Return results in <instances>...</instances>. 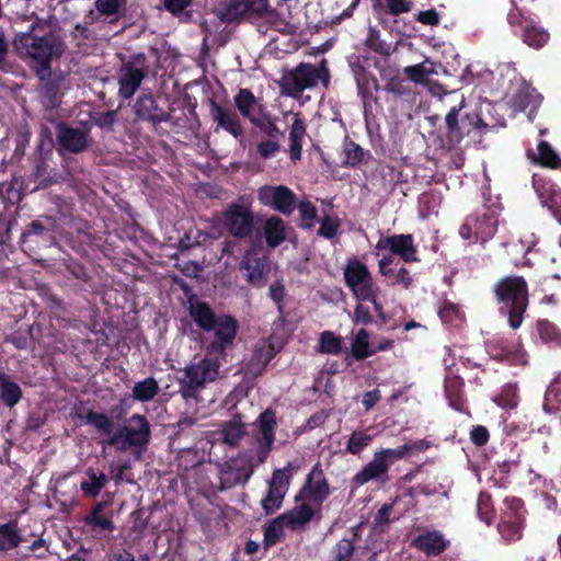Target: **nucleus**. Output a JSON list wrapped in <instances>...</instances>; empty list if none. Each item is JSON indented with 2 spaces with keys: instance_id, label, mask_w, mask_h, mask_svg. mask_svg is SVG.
I'll list each match as a JSON object with an SVG mask.
<instances>
[{
  "instance_id": "5",
  "label": "nucleus",
  "mask_w": 561,
  "mask_h": 561,
  "mask_svg": "<svg viewBox=\"0 0 561 561\" xmlns=\"http://www.w3.org/2000/svg\"><path fill=\"white\" fill-rule=\"evenodd\" d=\"M424 448V442L419 440L403 444L397 448H383L376 451L373 459L352 478V486L359 488L373 480L385 481L394 461L403 459L410 454L419 453Z\"/></svg>"
},
{
  "instance_id": "10",
  "label": "nucleus",
  "mask_w": 561,
  "mask_h": 561,
  "mask_svg": "<svg viewBox=\"0 0 561 561\" xmlns=\"http://www.w3.org/2000/svg\"><path fill=\"white\" fill-rule=\"evenodd\" d=\"M298 468L297 465L288 462L284 468L273 471L268 481L267 493L261 501L262 508L266 515H272L282 507L290 481Z\"/></svg>"
},
{
  "instance_id": "45",
  "label": "nucleus",
  "mask_w": 561,
  "mask_h": 561,
  "mask_svg": "<svg viewBox=\"0 0 561 561\" xmlns=\"http://www.w3.org/2000/svg\"><path fill=\"white\" fill-rule=\"evenodd\" d=\"M374 440V435L367 431H354L345 443L344 451L353 456H359Z\"/></svg>"
},
{
  "instance_id": "63",
  "label": "nucleus",
  "mask_w": 561,
  "mask_h": 561,
  "mask_svg": "<svg viewBox=\"0 0 561 561\" xmlns=\"http://www.w3.org/2000/svg\"><path fill=\"white\" fill-rule=\"evenodd\" d=\"M117 114L115 111H107V112H101L96 113L94 116L91 117L92 123L100 127L101 129H105L108 131L113 130V126L116 122Z\"/></svg>"
},
{
  "instance_id": "59",
  "label": "nucleus",
  "mask_w": 561,
  "mask_h": 561,
  "mask_svg": "<svg viewBox=\"0 0 561 561\" xmlns=\"http://www.w3.org/2000/svg\"><path fill=\"white\" fill-rule=\"evenodd\" d=\"M296 208H298L300 218L305 222L302 227H313L314 220L318 216L316 206L309 199H301L300 202L296 203Z\"/></svg>"
},
{
  "instance_id": "64",
  "label": "nucleus",
  "mask_w": 561,
  "mask_h": 561,
  "mask_svg": "<svg viewBox=\"0 0 561 561\" xmlns=\"http://www.w3.org/2000/svg\"><path fill=\"white\" fill-rule=\"evenodd\" d=\"M469 437L477 447H483L490 439V432L484 425H474L470 430Z\"/></svg>"
},
{
  "instance_id": "18",
  "label": "nucleus",
  "mask_w": 561,
  "mask_h": 561,
  "mask_svg": "<svg viewBox=\"0 0 561 561\" xmlns=\"http://www.w3.org/2000/svg\"><path fill=\"white\" fill-rule=\"evenodd\" d=\"M36 76L39 80L38 94L44 107L54 110L61 103L62 85L65 77L61 73H51V68L48 69L47 75L37 70Z\"/></svg>"
},
{
  "instance_id": "26",
  "label": "nucleus",
  "mask_w": 561,
  "mask_h": 561,
  "mask_svg": "<svg viewBox=\"0 0 561 561\" xmlns=\"http://www.w3.org/2000/svg\"><path fill=\"white\" fill-rule=\"evenodd\" d=\"M534 187L542 206L561 225V190L554 183L543 180H534Z\"/></svg>"
},
{
  "instance_id": "20",
  "label": "nucleus",
  "mask_w": 561,
  "mask_h": 561,
  "mask_svg": "<svg viewBox=\"0 0 561 561\" xmlns=\"http://www.w3.org/2000/svg\"><path fill=\"white\" fill-rule=\"evenodd\" d=\"M209 114L211 119L217 124L216 131L221 128L236 139L243 138V126L239 115L234 111L217 103L215 100H210Z\"/></svg>"
},
{
  "instance_id": "31",
  "label": "nucleus",
  "mask_w": 561,
  "mask_h": 561,
  "mask_svg": "<svg viewBox=\"0 0 561 561\" xmlns=\"http://www.w3.org/2000/svg\"><path fill=\"white\" fill-rule=\"evenodd\" d=\"M463 379L458 376L449 373L445 377V396L449 402V405L458 411L465 412L467 409L466 399L463 397Z\"/></svg>"
},
{
  "instance_id": "61",
  "label": "nucleus",
  "mask_w": 561,
  "mask_h": 561,
  "mask_svg": "<svg viewBox=\"0 0 561 561\" xmlns=\"http://www.w3.org/2000/svg\"><path fill=\"white\" fill-rule=\"evenodd\" d=\"M124 2L122 0H95L94 7L104 16L117 15Z\"/></svg>"
},
{
  "instance_id": "38",
  "label": "nucleus",
  "mask_w": 561,
  "mask_h": 561,
  "mask_svg": "<svg viewBox=\"0 0 561 561\" xmlns=\"http://www.w3.org/2000/svg\"><path fill=\"white\" fill-rule=\"evenodd\" d=\"M234 105L241 116L251 121V117L255 116V110H259L257 99L250 89L242 88L233 98Z\"/></svg>"
},
{
  "instance_id": "12",
  "label": "nucleus",
  "mask_w": 561,
  "mask_h": 561,
  "mask_svg": "<svg viewBox=\"0 0 561 561\" xmlns=\"http://www.w3.org/2000/svg\"><path fill=\"white\" fill-rule=\"evenodd\" d=\"M216 466L219 474V491L245 484L254 471L252 459L247 455H238Z\"/></svg>"
},
{
  "instance_id": "55",
  "label": "nucleus",
  "mask_w": 561,
  "mask_h": 561,
  "mask_svg": "<svg viewBox=\"0 0 561 561\" xmlns=\"http://www.w3.org/2000/svg\"><path fill=\"white\" fill-rule=\"evenodd\" d=\"M494 401L504 409H515L518 404L517 385L506 383Z\"/></svg>"
},
{
  "instance_id": "32",
  "label": "nucleus",
  "mask_w": 561,
  "mask_h": 561,
  "mask_svg": "<svg viewBox=\"0 0 561 561\" xmlns=\"http://www.w3.org/2000/svg\"><path fill=\"white\" fill-rule=\"evenodd\" d=\"M541 100L542 96L534 88L523 82L513 96V105L522 111L530 107L528 117L533 121L534 113L539 107Z\"/></svg>"
},
{
  "instance_id": "4",
  "label": "nucleus",
  "mask_w": 561,
  "mask_h": 561,
  "mask_svg": "<svg viewBox=\"0 0 561 561\" xmlns=\"http://www.w3.org/2000/svg\"><path fill=\"white\" fill-rule=\"evenodd\" d=\"M227 356L218 354H205L197 363L187 365L184 369V377L179 379V393L185 401L199 398V393L206 388L207 383L216 381L220 377L221 360Z\"/></svg>"
},
{
  "instance_id": "14",
  "label": "nucleus",
  "mask_w": 561,
  "mask_h": 561,
  "mask_svg": "<svg viewBox=\"0 0 561 561\" xmlns=\"http://www.w3.org/2000/svg\"><path fill=\"white\" fill-rule=\"evenodd\" d=\"M260 203L285 216H290L296 209L297 196L285 185H265L257 191Z\"/></svg>"
},
{
  "instance_id": "6",
  "label": "nucleus",
  "mask_w": 561,
  "mask_h": 561,
  "mask_svg": "<svg viewBox=\"0 0 561 561\" xmlns=\"http://www.w3.org/2000/svg\"><path fill=\"white\" fill-rule=\"evenodd\" d=\"M330 80L328 62L322 59L318 67L313 64L300 62L296 68L283 75L280 87L284 94L299 99L305 90L316 88L319 82L328 89Z\"/></svg>"
},
{
  "instance_id": "58",
  "label": "nucleus",
  "mask_w": 561,
  "mask_h": 561,
  "mask_svg": "<svg viewBox=\"0 0 561 561\" xmlns=\"http://www.w3.org/2000/svg\"><path fill=\"white\" fill-rule=\"evenodd\" d=\"M379 294H380V288H379V286H377L376 288H374L369 293H366L365 295H363L357 300L358 301H369L373 305V308H374V311H375V313L377 316L379 324L382 325V324L387 323L388 319L386 317V313H385V310H383V306H382V304L378 299L379 298Z\"/></svg>"
},
{
  "instance_id": "25",
  "label": "nucleus",
  "mask_w": 561,
  "mask_h": 561,
  "mask_svg": "<svg viewBox=\"0 0 561 561\" xmlns=\"http://www.w3.org/2000/svg\"><path fill=\"white\" fill-rule=\"evenodd\" d=\"M317 467L309 473L306 483L301 488L300 492L296 495L295 501L298 502L302 499H307L310 502L318 504L319 506L327 500L330 494V486L328 480L323 477L322 470H319L314 478Z\"/></svg>"
},
{
  "instance_id": "9",
  "label": "nucleus",
  "mask_w": 561,
  "mask_h": 561,
  "mask_svg": "<svg viewBox=\"0 0 561 561\" xmlns=\"http://www.w3.org/2000/svg\"><path fill=\"white\" fill-rule=\"evenodd\" d=\"M497 229V214L490 206L483 205L482 208L468 215L459 228V234L462 239L471 242H486Z\"/></svg>"
},
{
  "instance_id": "44",
  "label": "nucleus",
  "mask_w": 561,
  "mask_h": 561,
  "mask_svg": "<svg viewBox=\"0 0 561 561\" xmlns=\"http://www.w3.org/2000/svg\"><path fill=\"white\" fill-rule=\"evenodd\" d=\"M105 507L103 502L96 503L89 514L85 515L83 522L87 526L92 529H99L104 531H113L114 523L110 517L102 515Z\"/></svg>"
},
{
  "instance_id": "16",
  "label": "nucleus",
  "mask_w": 561,
  "mask_h": 561,
  "mask_svg": "<svg viewBox=\"0 0 561 561\" xmlns=\"http://www.w3.org/2000/svg\"><path fill=\"white\" fill-rule=\"evenodd\" d=\"M488 353L499 362L522 366L527 363L526 353L522 344L515 339L494 336L486 343Z\"/></svg>"
},
{
  "instance_id": "54",
  "label": "nucleus",
  "mask_w": 561,
  "mask_h": 561,
  "mask_svg": "<svg viewBox=\"0 0 561 561\" xmlns=\"http://www.w3.org/2000/svg\"><path fill=\"white\" fill-rule=\"evenodd\" d=\"M477 513L479 518L490 525L494 517L495 511L492 504L491 494L488 492H480L477 500Z\"/></svg>"
},
{
  "instance_id": "47",
  "label": "nucleus",
  "mask_w": 561,
  "mask_h": 561,
  "mask_svg": "<svg viewBox=\"0 0 561 561\" xmlns=\"http://www.w3.org/2000/svg\"><path fill=\"white\" fill-rule=\"evenodd\" d=\"M543 409L547 413H556L561 410V374L551 381L546 390Z\"/></svg>"
},
{
  "instance_id": "43",
  "label": "nucleus",
  "mask_w": 561,
  "mask_h": 561,
  "mask_svg": "<svg viewBox=\"0 0 561 561\" xmlns=\"http://www.w3.org/2000/svg\"><path fill=\"white\" fill-rule=\"evenodd\" d=\"M85 474L88 480H84L80 483V489L84 495L96 497L106 486L108 479L105 473H96L93 468H88Z\"/></svg>"
},
{
  "instance_id": "15",
  "label": "nucleus",
  "mask_w": 561,
  "mask_h": 561,
  "mask_svg": "<svg viewBox=\"0 0 561 561\" xmlns=\"http://www.w3.org/2000/svg\"><path fill=\"white\" fill-rule=\"evenodd\" d=\"M145 54H136L130 57L127 62H124L119 70L118 78V96L124 100H130L139 89L142 80L146 77V71L142 67H137V64L145 62Z\"/></svg>"
},
{
  "instance_id": "2",
  "label": "nucleus",
  "mask_w": 561,
  "mask_h": 561,
  "mask_svg": "<svg viewBox=\"0 0 561 561\" xmlns=\"http://www.w3.org/2000/svg\"><path fill=\"white\" fill-rule=\"evenodd\" d=\"M188 314L198 329L213 332V339L206 344L207 354L228 356L239 332L238 319L229 313L216 314L211 306L195 296L188 298Z\"/></svg>"
},
{
  "instance_id": "60",
  "label": "nucleus",
  "mask_w": 561,
  "mask_h": 561,
  "mask_svg": "<svg viewBox=\"0 0 561 561\" xmlns=\"http://www.w3.org/2000/svg\"><path fill=\"white\" fill-rule=\"evenodd\" d=\"M383 276L389 279L390 286L401 285L404 289H409L413 285V277L411 276L410 271L403 265L398 271L393 268L392 275Z\"/></svg>"
},
{
  "instance_id": "48",
  "label": "nucleus",
  "mask_w": 561,
  "mask_h": 561,
  "mask_svg": "<svg viewBox=\"0 0 561 561\" xmlns=\"http://www.w3.org/2000/svg\"><path fill=\"white\" fill-rule=\"evenodd\" d=\"M242 268L247 271V279L254 287H263L265 264L260 259H247L242 263Z\"/></svg>"
},
{
  "instance_id": "50",
  "label": "nucleus",
  "mask_w": 561,
  "mask_h": 561,
  "mask_svg": "<svg viewBox=\"0 0 561 561\" xmlns=\"http://www.w3.org/2000/svg\"><path fill=\"white\" fill-rule=\"evenodd\" d=\"M33 341V327L25 325L14 330L4 337V342H9L18 350H26Z\"/></svg>"
},
{
  "instance_id": "1",
  "label": "nucleus",
  "mask_w": 561,
  "mask_h": 561,
  "mask_svg": "<svg viewBox=\"0 0 561 561\" xmlns=\"http://www.w3.org/2000/svg\"><path fill=\"white\" fill-rule=\"evenodd\" d=\"M84 422L100 434L108 436L103 446L115 447L119 451L131 449L137 458L147 449L151 440V425L142 414L130 415L126 423L115 432L114 421L103 412L88 410Z\"/></svg>"
},
{
  "instance_id": "22",
  "label": "nucleus",
  "mask_w": 561,
  "mask_h": 561,
  "mask_svg": "<svg viewBox=\"0 0 561 561\" xmlns=\"http://www.w3.org/2000/svg\"><path fill=\"white\" fill-rule=\"evenodd\" d=\"M352 72L356 82L358 95L363 102L365 111L371 107V103H377L378 99L374 92L379 90L377 78L367 71L360 62L351 65Z\"/></svg>"
},
{
  "instance_id": "21",
  "label": "nucleus",
  "mask_w": 561,
  "mask_h": 561,
  "mask_svg": "<svg viewBox=\"0 0 561 561\" xmlns=\"http://www.w3.org/2000/svg\"><path fill=\"white\" fill-rule=\"evenodd\" d=\"M265 7L264 0H228L214 12L224 23H232L248 13H261Z\"/></svg>"
},
{
  "instance_id": "35",
  "label": "nucleus",
  "mask_w": 561,
  "mask_h": 561,
  "mask_svg": "<svg viewBox=\"0 0 561 561\" xmlns=\"http://www.w3.org/2000/svg\"><path fill=\"white\" fill-rule=\"evenodd\" d=\"M306 135V124L299 113L294 115L289 131V157L293 162L301 159L302 139Z\"/></svg>"
},
{
  "instance_id": "37",
  "label": "nucleus",
  "mask_w": 561,
  "mask_h": 561,
  "mask_svg": "<svg viewBox=\"0 0 561 561\" xmlns=\"http://www.w3.org/2000/svg\"><path fill=\"white\" fill-rule=\"evenodd\" d=\"M343 152L345 154L343 165L351 168H355L367 162L371 157L369 151L364 150L358 144L350 139L347 136L343 142Z\"/></svg>"
},
{
  "instance_id": "33",
  "label": "nucleus",
  "mask_w": 561,
  "mask_h": 561,
  "mask_svg": "<svg viewBox=\"0 0 561 561\" xmlns=\"http://www.w3.org/2000/svg\"><path fill=\"white\" fill-rule=\"evenodd\" d=\"M314 516V510L308 503H301L291 510L280 514V519L285 520L286 527L295 530L309 524Z\"/></svg>"
},
{
  "instance_id": "56",
  "label": "nucleus",
  "mask_w": 561,
  "mask_h": 561,
  "mask_svg": "<svg viewBox=\"0 0 561 561\" xmlns=\"http://www.w3.org/2000/svg\"><path fill=\"white\" fill-rule=\"evenodd\" d=\"M511 5L512 7L507 13L506 21L512 28L515 31L519 30L522 34L523 28H526L527 24H529L533 19L524 14L522 9L516 4L515 0H511Z\"/></svg>"
},
{
  "instance_id": "51",
  "label": "nucleus",
  "mask_w": 561,
  "mask_h": 561,
  "mask_svg": "<svg viewBox=\"0 0 561 561\" xmlns=\"http://www.w3.org/2000/svg\"><path fill=\"white\" fill-rule=\"evenodd\" d=\"M537 330L540 339L545 343H549L553 346H561V331L553 323L548 320H539L537 323Z\"/></svg>"
},
{
  "instance_id": "52",
  "label": "nucleus",
  "mask_w": 561,
  "mask_h": 561,
  "mask_svg": "<svg viewBox=\"0 0 561 561\" xmlns=\"http://www.w3.org/2000/svg\"><path fill=\"white\" fill-rule=\"evenodd\" d=\"M244 434L245 428L240 421L227 422L221 431L222 440L230 446L238 445Z\"/></svg>"
},
{
  "instance_id": "53",
  "label": "nucleus",
  "mask_w": 561,
  "mask_h": 561,
  "mask_svg": "<svg viewBox=\"0 0 561 561\" xmlns=\"http://www.w3.org/2000/svg\"><path fill=\"white\" fill-rule=\"evenodd\" d=\"M364 45L376 54L389 56L390 48L385 41L380 38V31L375 26H369Z\"/></svg>"
},
{
  "instance_id": "29",
  "label": "nucleus",
  "mask_w": 561,
  "mask_h": 561,
  "mask_svg": "<svg viewBox=\"0 0 561 561\" xmlns=\"http://www.w3.org/2000/svg\"><path fill=\"white\" fill-rule=\"evenodd\" d=\"M55 240L51 225H45L42 220L31 221L21 234L22 245L33 249V243H42L45 247L50 245Z\"/></svg>"
},
{
  "instance_id": "23",
  "label": "nucleus",
  "mask_w": 561,
  "mask_h": 561,
  "mask_svg": "<svg viewBox=\"0 0 561 561\" xmlns=\"http://www.w3.org/2000/svg\"><path fill=\"white\" fill-rule=\"evenodd\" d=\"M256 425L262 435L257 450L259 460L264 462L275 442V431L277 427L276 412L271 408L264 410L256 419Z\"/></svg>"
},
{
  "instance_id": "28",
  "label": "nucleus",
  "mask_w": 561,
  "mask_h": 561,
  "mask_svg": "<svg viewBox=\"0 0 561 561\" xmlns=\"http://www.w3.org/2000/svg\"><path fill=\"white\" fill-rule=\"evenodd\" d=\"M412 546L428 557H438L448 548L449 540L439 530H425L413 538Z\"/></svg>"
},
{
  "instance_id": "19",
  "label": "nucleus",
  "mask_w": 561,
  "mask_h": 561,
  "mask_svg": "<svg viewBox=\"0 0 561 561\" xmlns=\"http://www.w3.org/2000/svg\"><path fill=\"white\" fill-rule=\"evenodd\" d=\"M377 250H389L405 263L419 262L417 249L414 238L410 233L392 234L380 238L376 244Z\"/></svg>"
},
{
  "instance_id": "11",
  "label": "nucleus",
  "mask_w": 561,
  "mask_h": 561,
  "mask_svg": "<svg viewBox=\"0 0 561 561\" xmlns=\"http://www.w3.org/2000/svg\"><path fill=\"white\" fill-rule=\"evenodd\" d=\"M504 511L497 529L506 542H514L523 537L525 526V504L524 501L516 496H507L504 499Z\"/></svg>"
},
{
  "instance_id": "3",
  "label": "nucleus",
  "mask_w": 561,
  "mask_h": 561,
  "mask_svg": "<svg viewBox=\"0 0 561 561\" xmlns=\"http://www.w3.org/2000/svg\"><path fill=\"white\" fill-rule=\"evenodd\" d=\"M492 293L497 311L507 318L512 329H518L529 305L527 280L518 275L502 276L493 284Z\"/></svg>"
},
{
  "instance_id": "8",
  "label": "nucleus",
  "mask_w": 561,
  "mask_h": 561,
  "mask_svg": "<svg viewBox=\"0 0 561 561\" xmlns=\"http://www.w3.org/2000/svg\"><path fill=\"white\" fill-rule=\"evenodd\" d=\"M55 39L51 35L36 36L32 33H22L14 39L16 51L22 57L32 60L31 67L46 73L51 67Z\"/></svg>"
},
{
  "instance_id": "30",
  "label": "nucleus",
  "mask_w": 561,
  "mask_h": 561,
  "mask_svg": "<svg viewBox=\"0 0 561 561\" xmlns=\"http://www.w3.org/2000/svg\"><path fill=\"white\" fill-rule=\"evenodd\" d=\"M62 275L73 280L80 290L89 291L95 288L92 271L75 259L65 261Z\"/></svg>"
},
{
  "instance_id": "41",
  "label": "nucleus",
  "mask_w": 561,
  "mask_h": 561,
  "mask_svg": "<svg viewBox=\"0 0 561 561\" xmlns=\"http://www.w3.org/2000/svg\"><path fill=\"white\" fill-rule=\"evenodd\" d=\"M276 121L277 117H273L265 111L263 105H260L259 112L255 116L251 117L250 122L270 138H277L283 133L278 129Z\"/></svg>"
},
{
  "instance_id": "49",
  "label": "nucleus",
  "mask_w": 561,
  "mask_h": 561,
  "mask_svg": "<svg viewBox=\"0 0 561 561\" xmlns=\"http://www.w3.org/2000/svg\"><path fill=\"white\" fill-rule=\"evenodd\" d=\"M319 350L324 354L339 355L343 351V340L331 331H324L319 339Z\"/></svg>"
},
{
  "instance_id": "46",
  "label": "nucleus",
  "mask_w": 561,
  "mask_h": 561,
  "mask_svg": "<svg viewBox=\"0 0 561 561\" xmlns=\"http://www.w3.org/2000/svg\"><path fill=\"white\" fill-rule=\"evenodd\" d=\"M160 391L159 383L153 377L138 381L133 388V398L139 402L151 401Z\"/></svg>"
},
{
  "instance_id": "17",
  "label": "nucleus",
  "mask_w": 561,
  "mask_h": 561,
  "mask_svg": "<svg viewBox=\"0 0 561 561\" xmlns=\"http://www.w3.org/2000/svg\"><path fill=\"white\" fill-rule=\"evenodd\" d=\"M344 279L356 299L369 293L378 285L375 284L368 267L360 261L351 260L344 268Z\"/></svg>"
},
{
  "instance_id": "42",
  "label": "nucleus",
  "mask_w": 561,
  "mask_h": 561,
  "mask_svg": "<svg viewBox=\"0 0 561 561\" xmlns=\"http://www.w3.org/2000/svg\"><path fill=\"white\" fill-rule=\"evenodd\" d=\"M520 37L523 42L529 47L539 49L548 43L550 35L543 27L539 26L533 20L529 24H527L526 28H523Z\"/></svg>"
},
{
  "instance_id": "27",
  "label": "nucleus",
  "mask_w": 561,
  "mask_h": 561,
  "mask_svg": "<svg viewBox=\"0 0 561 561\" xmlns=\"http://www.w3.org/2000/svg\"><path fill=\"white\" fill-rule=\"evenodd\" d=\"M134 111L138 119L149 122L154 126L170 119V114L158 106L151 94L139 96L134 104Z\"/></svg>"
},
{
  "instance_id": "39",
  "label": "nucleus",
  "mask_w": 561,
  "mask_h": 561,
  "mask_svg": "<svg viewBox=\"0 0 561 561\" xmlns=\"http://www.w3.org/2000/svg\"><path fill=\"white\" fill-rule=\"evenodd\" d=\"M21 387L10 376L0 373V400L9 408L16 405L22 399Z\"/></svg>"
},
{
  "instance_id": "62",
  "label": "nucleus",
  "mask_w": 561,
  "mask_h": 561,
  "mask_svg": "<svg viewBox=\"0 0 561 561\" xmlns=\"http://www.w3.org/2000/svg\"><path fill=\"white\" fill-rule=\"evenodd\" d=\"M340 220L337 218H331L329 215H325L318 229V234L325 239H333L339 230Z\"/></svg>"
},
{
  "instance_id": "24",
  "label": "nucleus",
  "mask_w": 561,
  "mask_h": 561,
  "mask_svg": "<svg viewBox=\"0 0 561 561\" xmlns=\"http://www.w3.org/2000/svg\"><path fill=\"white\" fill-rule=\"evenodd\" d=\"M57 142L60 149L70 153H80L89 147V130H82L60 123L57 126Z\"/></svg>"
},
{
  "instance_id": "13",
  "label": "nucleus",
  "mask_w": 561,
  "mask_h": 561,
  "mask_svg": "<svg viewBox=\"0 0 561 561\" xmlns=\"http://www.w3.org/2000/svg\"><path fill=\"white\" fill-rule=\"evenodd\" d=\"M224 225L229 233L238 239H247L254 230V215L250 206L230 204L222 213Z\"/></svg>"
},
{
  "instance_id": "36",
  "label": "nucleus",
  "mask_w": 561,
  "mask_h": 561,
  "mask_svg": "<svg viewBox=\"0 0 561 561\" xmlns=\"http://www.w3.org/2000/svg\"><path fill=\"white\" fill-rule=\"evenodd\" d=\"M264 237L266 244L275 249L286 240V227L284 220L276 215L271 216L264 224Z\"/></svg>"
},
{
  "instance_id": "57",
  "label": "nucleus",
  "mask_w": 561,
  "mask_h": 561,
  "mask_svg": "<svg viewBox=\"0 0 561 561\" xmlns=\"http://www.w3.org/2000/svg\"><path fill=\"white\" fill-rule=\"evenodd\" d=\"M286 527L285 520L280 519V515L274 518L264 530V541L266 545H275L280 537L284 535V528Z\"/></svg>"
},
{
  "instance_id": "7",
  "label": "nucleus",
  "mask_w": 561,
  "mask_h": 561,
  "mask_svg": "<svg viewBox=\"0 0 561 561\" xmlns=\"http://www.w3.org/2000/svg\"><path fill=\"white\" fill-rule=\"evenodd\" d=\"M465 101L461 100L458 106H453L445 117V131L440 137V148L455 149L471 133L481 136L486 133L489 126L478 114L461 115Z\"/></svg>"
},
{
  "instance_id": "34",
  "label": "nucleus",
  "mask_w": 561,
  "mask_h": 561,
  "mask_svg": "<svg viewBox=\"0 0 561 561\" xmlns=\"http://www.w3.org/2000/svg\"><path fill=\"white\" fill-rule=\"evenodd\" d=\"M529 159L535 163L548 169H561V158L552 146L541 140L537 146V152L528 151Z\"/></svg>"
},
{
  "instance_id": "40",
  "label": "nucleus",
  "mask_w": 561,
  "mask_h": 561,
  "mask_svg": "<svg viewBox=\"0 0 561 561\" xmlns=\"http://www.w3.org/2000/svg\"><path fill=\"white\" fill-rule=\"evenodd\" d=\"M22 540L15 522H8L0 525V552H8L18 548Z\"/></svg>"
}]
</instances>
